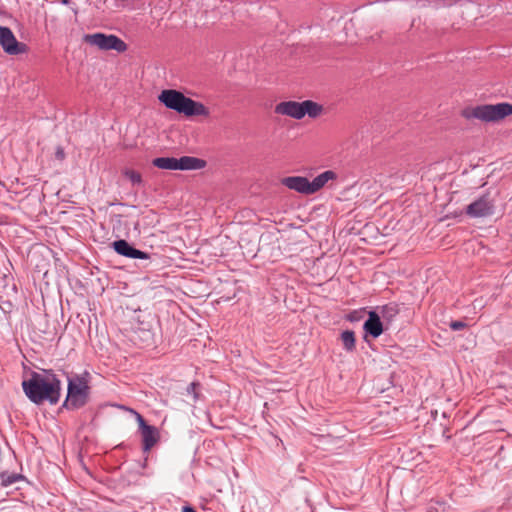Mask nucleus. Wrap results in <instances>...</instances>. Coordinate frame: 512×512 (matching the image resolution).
Segmentation results:
<instances>
[{"label": "nucleus", "instance_id": "obj_24", "mask_svg": "<svg viewBox=\"0 0 512 512\" xmlns=\"http://www.w3.org/2000/svg\"><path fill=\"white\" fill-rule=\"evenodd\" d=\"M346 318L350 322H356L360 320V314L358 311H352L346 316Z\"/></svg>", "mask_w": 512, "mask_h": 512}, {"label": "nucleus", "instance_id": "obj_29", "mask_svg": "<svg viewBox=\"0 0 512 512\" xmlns=\"http://www.w3.org/2000/svg\"><path fill=\"white\" fill-rule=\"evenodd\" d=\"M73 11H74V14H77V13H78L77 8H74V9H73Z\"/></svg>", "mask_w": 512, "mask_h": 512}, {"label": "nucleus", "instance_id": "obj_22", "mask_svg": "<svg viewBox=\"0 0 512 512\" xmlns=\"http://www.w3.org/2000/svg\"><path fill=\"white\" fill-rule=\"evenodd\" d=\"M449 327L453 330V331H458V330H463L465 328L468 327V324L464 321H460V320H453L449 323Z\"/></svg>", "mask_w": 512, "mask_h": 512}, {"label": "nucleus", "instance_id": "obj_14", "mask_svg": "<svg viewBox=\"0 0 512 512\" xmlns=\"http://www.w3.org/2000/svg\"><path fill=\"white\" fill-rule=\"evenodd\" d=\"M400 312V308H399V305L396 304V303H389V304H386L384 305L382 308H381V318L383 319L386 327L385 329H388L389 328V325H391L395 318L397 317V315L399 314Z\"/></svg>", "mask_w": 512, "mask_h": 512}, {"label": "nucleus", "instance_id": "obj_20", "mask_svg": "<svg viewBox=\"0 0 512 512\" xmlns=\"http://www.w3.org/2000/svg\"><path fill=\"white\" fill-rule=\"evenodd\" d=\"M0 478H1V484L2 486H9L13 483H15L17 480L21 479L22 476L20 474H15V473H8V472H2L0 474Z\"/></svg>", "mask_w": 512, "mask_h": 512}, {"label": "nucleus", "instance_id": "obj_19", "mask_svg": "<svg viewBox=\"0 0 512 512\" xmlns=\"http://www.w3.org/2000/svg\"><path fill=\"white\" fill-rule=\"evenodd\" d=\"M122 174L133 186H140L143 184L142 175L136 170L125 168L122 171Z\"/></svg>", "mask_w": 512, "mask_h": 512}, {"label": "nucleus", "instance_id": "obj_10", "mask_svg": "<svg viewBox=\"0 0 512 512\" xmlns=\"http://www.w3.org/2000/svg\"><path fill=\"white\" fill-rule=\"evenodd\" d=\"M384 329V322L381 321L380 315L376 311H370L363 325L365 336L378 338L384 332Z\"/></svg>", "mask_w": 512, "mask_h": 512}, {"label": "nucleus", "instance_id": "obj_27", "mask_svg": "<svg viewBox=\"0 0 512 512\" xmlns=\"http://www.w3.org/2000/svg\"><path fill=\"white\" fill-rule=\"evenodd\" d=\"M182 512H197V511L192 506L186 505V506H183Z\"/></svg>", "mask_w": 512, "mask_h": 512}, {"label": "nucleus", "instance_id": "obj_7", "mask_svg": "<svg viewBox=\"0 0 512 512\" xmlns=\"http://www.w3.org/2000/svg\"><path fill=\"white\" fill-rule=\"evenodd\" d=\"M494 199L486 193L466 207V214L472 218L488 217L494 213Z\"/></svg>", "mask_w": 512, "mask_h": 512}, {"label": "nucleus", "instance_id": "obj_16", "mask_svg": "<svg viewBox=\"0 0 512 512\" xmlns=\"http://www.w3.org/2000/svg\"><path fill=\"white\" fill-rule=\"evenodd\" d=\"M301 104L303 117L308 115L311 118H316L323 112V106L312 100H305Z\"/></svg>", "mask_w": 512, "mask_h": 512}, {"label": "nucleus", "instance_id": "obj_8", "mask_svg": "<svg viewBox=\"0 0 512 512\" xmlns=\"http://www.w3.org/2000/svg\"><path fill=\"white\" fill-rule=\"evenodd\" d=\"M114 251L124 257L132 259H149L151 255L139 249H136L124 239L116 240L112 243Z\"/></svg>", "mask_w": 512, "mask_h": 512}, {"label": "nucleus", "instance_id": "obj_6", "mask_svg": "<svg viewBox=\"0 0 512 512\" xmlns=\"http://www.w3.org/2000/svg\"><path fill=\"white\" fill-rule=\"evenodd\" d=\"M0 45L8 55L26 54L29 51L28 45L18 41L13 31L7 26H0Z\"/></svg>", "mask_w": 512, "mask_h": 512}, {"label": "nucleus", "instance_id": "obj_12", "mask_svg": "<svg viewBox=\"0 0 512 512\" xmlns=\"http://www.w3.org/2000/svg\"><path fill=\"white\" fill-rule=\"evenodd\" d=\"M301 102H296V101H284V102H280L279 104L276 105L275 107V113L277 114H282V115H287V116H290L294 119H302L303 118V114H302V106H301Z\"/></svg>", "mask_w": 512, "mask_h": 512}, {"label": "nucleus", "instance_id": "obj_3", "mask_svg": "<svg viewBox=\"0 0 512 512\" xmlns=\"http://www.w3.org/2000/svg\"><path fill=\"white\" fill-rule=\"evenodd\" d=\"M512 115V104L501 102L497 104H481L467 107L461 111V116L467 120L478 119L485 123H496Z\"/></svg>", "mask_w": 512, "mask_h": 512}, {"label": "nucleus", "instance_id": "obj_2", "mask_svg": "<svg viewBox=\"0 0 512 512\" xmlns=\"http://www.w3.org/2000/svg\"><path fill=\"white\" fill-rule=\"evenodd\" d=\"M158 99L166 108L183 114L188 118L195 116L208 117L210 114L209 109L203 103L195 101L175 89L163 90L159 94Z\"/></svg>", "mask_w": 512, "mask_h": 512}, {"label": "nucleus", "instance_id": "obj_26", "mask_svg": "<svg viewBox=\"0 0 512 512\" xmlns=\"http://www.w3.org/2000/svg\"><path fill=\"white\" fill-rule=\"evenodd\" d=\"M331 441L335 443V447L336 448H342L343 447L342 442H344V441H343V439L341 437L331 438Z\"/></svg>", "mask_w": 512, "mask_h": 512}, {"label": "nucleus", "instance_id": "obj_4", "mask_svg": "<svg viewBox=\"0 0 512 512\" xmlns=\"http://www.w3.org/2000/svg\"><path fill=\"white\" fill-rule=\"evenodd\" d=\"M89 373L83 375H75L68 378L67 396L60 410L69 411L78 410L84 407L89 401L90 387L88 385Z\"/></svg>", "mask_w": 512, "mask_h": 512}, {"label": "nucleus", "instance_id": "obj_15", "mask_svg": "<svg viewBox=\"0 0 512 512\" xmlns=\"http://www.w3.org/2000/svg\"><path fill=\"white\" fill-rule=\"evenodd\" d=\"M336 177H337L336 173L334 171H332V170H327V171L319 174L312 181H310V184L312 186L311 187L312 194H314L317 191H319L321 188L324 187V185L329 180L335 179Z\"/></svg>", "mask_w": 512, "mask_h": 512}, {"label": "nucleus", "instance_id": "obj_11", "mask_svg": "<svg viewBox=\"0 0 512 512\" xmlns=\"http://www.w3.org/2000/svg\"><path fill=\"white\" fill-rule=\"evenodd\" d=\"M140 433L142 437V450L147 453L159 442V430L153 425H148L142 428Z\"/></svg>", "mask_w": 512, "mask_h": 512}, {"label": "nucleus", "instance_id": "obj_21", "mask_svg": "<svg viewBox=\"0 0 512 512\" xmlns=\"http://www.w3.org/2000/svg\"><path fill=\"white\" fill-rule=\"evenodd\" d=\"M200 389H201L200 382L194 381L188 385L186 390H187V393L191 394L193 396V399L196 401L200 397Z\"/></svg>", "mask_w": 512, "mask_h": 512}, {"label": "nucleus", "instance_id": "obj_1", "mask_svg": "<svg viewBox=\"0 0 512 512\" xmlns=\"http://www.w3.org/2000/svg\"><path fill=\"white\" fill-rule=\"evenodd\" d=\"M22 389L27 398L34 404L49 402L58 403L61 395V381L52 369L44 370V374L30 372V377L22 381Z\"/></svg>", "mask_w": 512, "mask_h": 512}, {"label": "nucleus", "instance_id": "obj_18", "mask_svg": "<svg viewBox=\"0 0 512 512\" xmlns=\"http://www.w3.org/2000/svg\"><path fill=\"white\" fill-rule=\"evenodd\" d=\"M344 349L353 352L356 349V337L352 330H345L340 335Z\"/></svg>", "mask_w": 512, "mask_h": 512}, {"label": "nucleus", "instance_id": "obj_25", "mask_svg": "<svg viewBox=\"0 0 512 512\" xmlns=\"http://www.w3.org/2000/svg\"><path fill=\"white\" fill-rule=\"evenodd\" d=\"M55 156L58 160H63L65 158L64 149L62 147H58Z\"/></svg>", "mask_w": 512, "mask_h": 512}, {"label": "nucleus", "instance_id": "obj_9", "mask_svg": "<svg viewBox=\"0 0 512 512\" xmlns=\"http://www.w3.org/2000/svg\"><path fill=\"white\" fill-rule=\"evenodd\" d=\"M281 184L304 195H312L311 184L307 177L288 176L281 179Z\"/></svg>", "mask_w": 512, "mask_h": 512}, {"label": "nucleus", "instance_id": "obj_23", "mask_svg": "<svg viewBox=\"0 0 512 512\" xmlns=\"http://www.w3.org/2000/svg\"><path fill=\"white\" fill-rule=\"evenodd\" d=\"M130 411L135 414V417H136V420H137L138 426H139V431L142 428H144V427L149 425L140 413H138V412H136V411H134L132 409H130Z\"/></svg>", "mask_w": 512, "mask_h": 512}, {"label": "nucleus", "instance_id": "obj_17", "mask_svg": "<svg viewBox=\"0 0 512 512\" xmlns=\"http://www.w3.org/2000/svg\"><path fill=\"white\" fill-rule=\"evenodd\" d=\"M152 165L163 170H178L177 158L174 157H158L152 160Z\"/></svg>", "mask_w": 512, "mask_h": 512}, {"label": "nucleus", "instance_id": "obj_28", "mask_svg": "<svg viewBox=\"0 0 512 512\" xmlns=\"http://www.w3.org/2000/svg\"><path fill=\"white\" fill-rule=\"evenodd\" d=\"M71 0H61V3L64 4V5H69L71 4Z\"/></svg>", "mask_w": 512, "mask_h": 512}, {"label": "nucleus", "instance_id": "obj_13", "mask_svg": "<svg viewBox=\"0 0 512 512\" xmlns=\"http://www.w3.org/2000/svg\"><path fill=\"white\" fill-rule=\"evenodd\" d=\"M177 169L186 170H200L206 167L207 162L204 159L193 156H182L177 158Z\"/></svg>", "mask_w": 512, "mask_h": 512}, {"label": "nucleus", "instance_id": "obj_5", "mask_svg": "<svg viewBox=\"0 0 512 512\" xmlns=\"http://www.w3.org/2000/svg\"><path fill=\"white\" fill-rule=\"evenodd\" d=\"M84 41L90 45L98 47L100 50H115L119 53L127 50V44L118 36L104 33H94L84 35Z\"/></svg>", "mask_w": 512, "mask_h": 512}]
</instances>
